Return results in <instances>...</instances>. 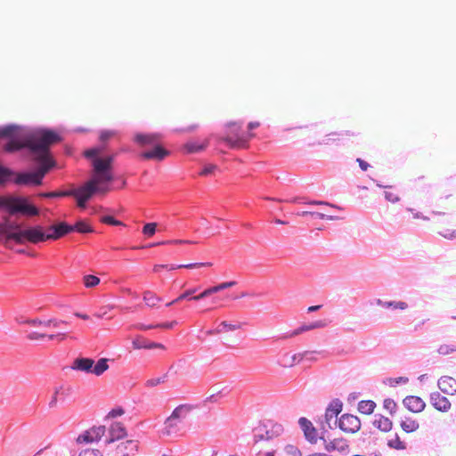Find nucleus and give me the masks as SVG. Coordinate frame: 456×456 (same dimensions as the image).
Listing matches in <instances>:
<instances>
[{
    "label": "nucleus",
    "mask_w": 456,
    "mask_h": 456,
    "mask_svg": "<svg viewBox=\"0 0 456 456\" xmlns=\"http://www.w3.org/2000/svg\"><path fill=\"white\" fill-rule=\"evenodd\" d=\"M25 139V142L6 143L4 151L14 152L28 148L34 155L33 160L38 163L39 167L35 172L17 174L14 182L17 184L40 185L44 176L55 166V161L50 153V147L61 142V136L52 130L37 129L33 130L29 137Z\"/></svg>",
    "instance_id": "obj_1"
},
{
    "label": "nucleus",
    "mask_w": 456,
    "mask_h": 456,
    "mask_svg": "<svg viewBox=\"0 0 456 456\" xmlns=\"http://www.w3.org/2000/svg\"><path fill=\"white\" fill-rule=\"evenodd\" d=\"M114 159L113 155L106 156L105 159H94L90 180L77 189L66 191L64 194L88 201L95 193L105 195L110 192V183L114 180Z\"/></svg>",
    "instance_id": "obj_2"
},
{
    "label": "nucleus",
    "mask_w": 456,
    "mask_h": 456,
    "mask_svg": "<svg viewBox=\"0 0 456 456\" xmlns=\"http://www.w3.org/2000/svg\"><path fill=\"white\" fill-rule=\"evenodd\" d=\"M226 127V134L223 136H218V141L226 143V145L232 150H243L248 148L249 141L255 136V134L243 133L241 125L236 122L228 123Z\"/></svg>",
    "instance_id": "obj_3"
},
{
    "label": "nucleus",
    "mask_w": 456,
    "mask_h": 456,
    "mask_svg": "<svg viewBox=\"0 0 456 456\" xmlns=\"http://www.w3.org/2000/svg\"><path fill=\"white\" fill-rule=\"evenodd\" d=\"M408 211L412 213L413 218L415 219H423V220H432L435 224V228L437 232L444 237L445 239H454L456 238V229H454V225L449 220V218L445 216L444 213L441 212H433L431 217L424 216L421 213L416 212L413 213L411 208H408Z\"/></svg>",
    "instance_id": "obj_4"
},
{
    "label": "nucleus",
    "mask_w": 456,
    "mask_h": 456,
    "mask_svg": "<svg viewBox=\"0 0 456 456\" xmlns=\"http://www.w3.org/2000/svg\"><path fill=\"white\" fill-rule=\"evenodd\" d=\"M0 208H5L11 215L21 213L34 216L38 215V209L28 203L27 199L12 196H0Z\"/></svg>",
    "instance_id": "obj_5"
},
{
    "label": "nucleus",
    "mask_w": 456,
    "mask_h": 456,
    "mask_svg": "<svg viewBox=\"0 0 456 456\" xmlns=\"http://www.w3.org/2000/svg\"><path fill=\"white\" fill-rule=\"evenodd\" d=\"M193 407L189 404L177 406L171 415L165 420L161 430L164 436H172L180 430L181 423L189 416Z\"/></svg>",
    "instance_id": "obj_6"
},
{
    "label": "nucleus",
    "mask_w": 456,
    "mask_h": 456,
    "mask_svg": "<svg viewBox=\"0 0 456 456\" xmlns=\"http://www.w3.org/2000/svg\"><path fill=\"white\" fill-rule=\"evenodd\" d=\"M7 240H12L17 244H37L45 241V231L40 225L31 226L22 231L12 232L7 235Z\"/></svg>",
    "instance_id": "obj_7"
},
{
    "label": "nucleus",
    "mask_w": 456,
    "mask_h": 456,
    "mask_svg": "<svg viewBox=\"0 0 456 456\" xmlns=\"http://www.w3.org/2000/svg\"><path fill=\"white\" fill-rule=\"evenodd\" d=\"M32 131L24 130L22 127L10 125L0 128V138L7 137L10 141L7 143L12 142H25L26 137H29Z\"/></svg>",
    "instance_id": "obj_8"
},
{
    "label": "nucleus",
    "mask_w": 456,
    "mask_h": 456,
    "mask_svg": "<svg viewBox=\"0 0 456 456\" xmlns=\"http://www.w3.org/2000/svg\"><path fill=\"white\" fill-rule=\"evenodd\" d=\"M106 428L104 426L93 427L82 434H80L76 442L78 444H86L98 442L105 435Z\"/></svg>",
    "instance_id": "obj_9"
},
{
    "label": "nucleus",
    "mask_w": 456,
    "mask_h": 456,
    "mask_svg": "<svg viewBox=\"0 0 456 456\" xmlns=\"http://www.w3.org/2000/svg\"><path fill=\"white\" fill-rule=\"evenodd\" d=\"M338 428L345 433L354 434L361 428V421L353 414H343L338 419Z\"/></svg>",
    "instance_id": "obj_10"
},
{
    "label": "nucleus",
    "mask_w": 456,
    "mask_h": 456,
    "mask_svg": "<svg viewBox=\"0 0 456 456\" xmlns=\"http://www.w3.org/2000/svg\"><path fill=\"white\" fill-rule=\"evenodd\" d=\"M138 444L134 440H126L119 443L114 451L111 452V456H133L137 451Z\"/></svg>",
    "instance_id": "obj_11"
},
{
    "label": "nucleus",
    "mask_w": 456,
    "mask_h": 456,
    "mask_svg": "<svg viewBox=\"0 0 456 456\" xmlns=\"http://www.w3.org/2000/svg\"><path fill=\"white\" fill-rule=\"evenodd\" d=\"M169 155V151L163 148L159 142L148 151H145L140 154V158L142 159H154L158 161L163 160Z\"/></svg>",
    "instance_id": "obj_12"
},
{
    "label": "nucleus",
    "mask_w": 456,
    "mask_h": 456,
    "mask_svg": "<svg viewBox=\"0 0 456 456\" xmlns=\"http://www.w3.org/2000/svg\"><path fill=\"white\" fill-rule=\"evenodd\" d=\"M236 284H237V282L235 281L222 282L216 286L207 288L202 292H200L199 295L192 296V297L191 299H193L194 301H199V300L204 299L215 293H217L221 290H224L228 288H232V287L235 286Z\"/></svg>",
    "instance_id": "obj_13"
},
{
    "label": "nucleus",
    "mask_w": 456,
    "mask_h": 456,
    "mask_svg": "<svg viewBox=\"0 0 456 456\" xmlns=\"http://www.w3.org/2000/svg\"><path fill=\"white\" fill-rule=\"evenodd\" d=\"M298 423L304 432L305 439L311 444H316L318 440V432L312 422L306 418L302 417L299 419Z\"/></svg>",
    "instance_id": "obj_14"
},
{
    "label": "nucleus",
    "mask_w": 456,
    "mask_h": 456,
    "mask_svg": "<svg viewBox=\"0 0 456 456\" xmlns=\"http://www.w3.org/2000/svg\"><path fill=\"white\" fill-rule=\"evenodd\" d=\"M161 136L159 134H137L134 136V142L141 147L152 148L160 142Z\"/></svg>",
    "instance_id": "obj_15"
},
{
    "label": "nucleus",
    "mask_w": 456,
    "mask_h": 456,
    "mask_svg": "<svg viewBox=\"0 0 456 456\" xmlns=\"http://www.w3.org/2000/svg\"><path fill=\"white\" fill-rule=\"evenodd\" d=\"M403 406L413 413H419L426 407L425 402L419 396L408 395L403 400Z\"/></svg>",
    "instance_id": "obj_16"
},
{
    "label": "nucleus",
    "mask_w": 456,
    "mask_h": 456,
    "mask_svg": "<svg viewBox=\"0 0 456 456\" xmlns=\"http://www.w3.org/2000/svg\"><path fill=\"white\" fill-rule=\"evenodd\" d=\"M213 264L211 262H205V263H192V264H187V265H156L153 267V271L155 273H159L161 270H168V271H174L179 268H186V269H192V268H200V267H211Z\"/></svg>",
    "instance_id": "obj_17"
},
{
    "label": "nucleus",
    "mask_w": 456,
    "mask_h": 456,
    "mask_svg": "<svg viewBox=\"0 0 456 456\" xmlns=\"http://www.w3.org/2000/svg\"><path fill=\"white\" fill-rule=\"evenodd\" d=\"M430 400L433 407L439 411L446 412L452 407V403L448 398L438 392L431 394Z\"/></svg>",
    "instance_id": "obj_18"
},
{
    "label": "nucleus",
    "mask_w": 456,
    "mask_h": 456,
    "mask_svg": "<svg viewBox=\"0 0 456 456\" xmlns=\"http://www.w3.org/2000/svg\"><path fill=\"white\" fill-rule=\"evenodd\" d=\"M439 389L446 395H456V379L451 376H442L437 382Z\"/></svg>",
    "instance_id": "obj_19"
},
{
    "label": "nucleus",
    "mask_w": 456,
    "mask_h": 456,
    "mask_svg": "<svg viewBox=\"0 0 456 456\" xmlns=\"http://www.w3.org/2000/svg\"><path fill=\"white\" fill-rule=\"evenodd\" d=\"M110 438L107 440L108 444L113 443L114 441L123 439L127 436L126 429L121 422H114L111 424L110 430Z\"/></svg>",
    "instance_id": "obj_20"
},
{
    "label": "nucleus",
    "mask_w": 456,
    "mask_h": 456,
    "mask_svg": "<svg viewBox=\"0 0 456 456\" xmlns=\"http://www.w3.org/2000/svg\"><path fill=\"white\" fill-rule=\"evenodd\" d=\"M67 334L66 333H57V334H50V335H47L44 332H38V331H31V332H28L26 336L27 339L30 340V341H37V340H43L45 338H48L49 340H55L57 339L58 341H63L64 339L67 338Z\"/></svg>",
    "instance_id": "obj_21"
},
{
    "label": "nucleus",
    "mask_w": 456,
    "mask_h": 456,
    "mask_svg": "<svg viewBox=\"0 0 456 456\" xmlns=\"http://www.w3.org/2000/svg\"><path fill=\"white\" fill-rule=\"evenodd\" d=\"M20 323L21 324H27V325H29V326H32V327L42 326L44 328H48V327L57 328L61 324H64V323H67V322L65 321H57V320H54V319H50V320L43 321V320H40L38 318H34V319H26V320L22 321Z\"/></svg>",
    "instance_id": "obj_22"
},
{
    "label": "nucleus",
    "mask_w": 456,
    "mask_h": 456,
    "mask_svg": "<svg viewBox=\"0 0 456 456\" xmlns=\"http://www.w3.org/2000/svg\"><path fill=\"white\" fill-rule=\"evenodd\" d=\"M322 439L324 441V448L328 452L338 451L342 452H346L349 448L347 441L344 438H335L328 442L324 440L322 437Z\"/></svg>",
    "instance_id": "obj_23"
},
{
    "label": "nucleus",
    "mask_w": 456,
    "mask_h": 456,
    "mask_svg": "<svg viewBox=\"0 0 456 456\" xmlns=\"http://www.w3.org/2000/svg\"><path fill=\"white\" fill-rule=\"evenodd\" d=\"M94 363V361L91 358H76L72 362L71 369L86 373H92Z\"/></svg>",
    "instance_id": "obj_24"
},
{
    "label": "nucleus",
    "mask_w": 456,
    "mask_h": 456,
    "mask_svg": "<svg viewBox=\"0 0 456 456\" xmlns=\"http://www.w3.org/2000/svg\"><path fill=\"white\" fill-rule=\"evenodd\" d=\"M48 231H54V234L51 237L53 238V240H55L73 232V228L72 225H69L65 222H61L57 224L51 225L48 228Z\"/></svg>",
    "instance_id": "obj_25"
},
{
    "label": "nucleus",
    "mask_w": 456,
    "mask_h": 456,
    "mask_svg": "<svg viewBox=\"0 0 456 456\" xmlns=\"http://www.w3.org/2000/svg\"><path fill=\"white\" fill-rule=\"evenodd\" d=\"M343 404L340 401H332L326 409L325 419L329 423L332 419L336 418L342 411Z\"/></svg>",
    "instance_id": "obj_26"
},
{
    "label": "nucleus",
    "mask_w": 456,
    "mask_h": 456,
    "mask_svg": "<svg viewBox=\"0 0 456 456\" xmlns=\"http://www.w3.org/2000/svg\"><path fill=\"white\" fill-rule=\"evenodd\" d=\"M373 426L382 432H388L393 428V422L387 417L377 415L375 416Z\"/></svg>",
    "instance_id": "obj_27"
},
{
    "label": "nucleus",
    "mask_w": 456,
    "mask_h": 456,
    "mask_svg": "<svg viewBox=\"0 0 456 456\" xmlns=\"http://www.w3.org/2000/svg\"><path fill=\"white\" fill-rule=\"evenodd\" d=\"M208 144V140L204 141L203 142H188L183 146V148L186 153H196L204 151Z\"/></svg>",
    "instance_id": "obj_28"
},
{
    "label": "nucleus",
    "mask_w": 456,
    "mask_h": 456,
    "mask_svg": "<svg viewBox=\"0 0 456 456\" xmlns=\"http://www.w3.org/2000/svg\"><path fill=\"white\" fill-rule=\"evenodd\" d=\"M142 299L146 305L151 308L156 307L162 301L160 297L151 290H145L143 292Z\"/></svg>",
    "instance_id": "obj_29"
},
{
    "label": "nucleus",
    "mask_w": 456,
    "mask_h": 456,
    "mask_svg": "<svg viewBox=\"0 0 456 456\" xmlns=\"http://www.w3.org/2000/svg\"><path fill=\"white\" fill-rule=\"evenodd\" d=\"M324 327V323L322 322V321H317L315 322H313L309 325H302L301 327H299L298 329L295 330L294 331H292L290 334L289 335H286L285 338H293V337H296L305 331H308V330H314V329H318V328H322Z\"/></svg>",
    "instance_id": "obj_30"
},
{
    "label": "nucleus",
    "mask_w": 456,
    "mask_h": 456,
    "mask_svg": "<svg viewBox=\"0 0 456 456\" xmlns=\"http://www.w3.org/2000/svg\"><path fill=\"white\" fill-rule=\"evenodd\" d=\"M402 429L406 433L415 432L419 428V422L411 417H406L400 423Z\"/></svg>",
    "instance_id": "obj_31"
},
{
    "label": "nucleus",
    "mask_w": 456,
    "mask_h": 456,
    "mask_svg": "<svg viewBox=\"0 0 456 456\" xmlns=\"http://www.w3.org/2000/svg\"><path fill=\"white\" fill-rule=\"evenodd\" d=\"M376 303L379 306L392 308L395 310H405L408 307L407 303L403 301H383L381 299H378Z\"/></svg>",
    "instance_id": "obj_32"
},
{
    "label": "nucleus",
    "mask_w": 456,
    "mask_h": 456,
    "mask_svg": "<svg viewBox=\"0 0 456 456\" xmlns=\"http://www.w3.org/2000/svg\"><path fill=\"white\" fill-rule=\"evenodd\" d=\"M283 432V428L280 424L272 425L270 429L265 430V435H260V439H272L279 436Z\"/></svg>",
    "instance_id": "obj_33"
},
{
    "label": "nucleus",
    "mask_w": 456,
    "mask_h": 456,
    "mask_svg": "<svg viewBox=\"0 0 456 456\" xmlns=\"http://www.w3.org/2000/svg\"><path fill=\"white\" fill-rule=\"evenodd\" d=\"M108 369V359L101 358L97 361V362L94 363V367L92 368V373L94 374L95 376H101Z\"/></svg>",
    "instance_id": "obj_34"
},
{
    "label": "nucleus",
    "mask_w": 456,
    "mask_h": 456,
    "mask_svg": "<svg viewBox=\"0 0 456 456\" xmlns=\"http://www.w3.org/2000/svg\"><path fill=\"white\" fill-rule=\"evenodd\" d=\"M376 408V403L371 400L361 401L358 403V411L365 415L371 414Z\"/></svg>",
    "instance_id": "obj_35"
},
{
    "label": "nucleus",
    "mask_w": 456,
    "mask_h": 456,
    "mask_svg": "<svg viewBox=\"0 0 456 456\" xmlns=\"http://www.w3.org/2000/svg\"><path fill=\"white\" fill-rule=\"evenodd\" d=\"M241 327H242L241 323L238 322V323L232 324V323H229L226 321H224L218 325V327L216 330V332L223 333V332H227V331H232V330H239Z\"/></svg>",
    "instance_id": "obj_36"
},
{
    "label": "nucleus",
    "mask_w": 456,
    "mask_h": 456,
    "mask_svg": "<svg viewBox=\"0 0 456 456\" xmlns=\"http://www.w3.org/2000/svg\"><path fill=\"white\" fill-rule=\"evenodd\" d=\"M387 445L390 448L396 449V450H404L406 448L405 442L402 441L397 434H395L393 437H391L387 441Z\"/></svg>",
    "instance_id": "obj_37"
},
{
    "label": "nucleus",
    "mask_w": 456,
    "mask_h": 456,
    "mask_svg": "<svg viewBox=\"0 0 456 456\" xmlns=\"http://www.w3.org/2000/svg\"><path fill=\"white\" fill-rule=\"evenodd\" d=\"M73 232L77 231L80 233H88L93 232V228L91 225L86 221H78L74 225H72Z\"/></svg>",
    "instance_id": "obj_38"
},
{
    "label": "nucleus",
    "mask_w": 456,
    "mask_h": 456,
    "mask_svg": "<svg viewBox=\"0 0 456 456\" xmlns=\"http://www.w3.org/2000/svg\"><path fill=\"white\" fill-rule=\"evenodd\" d=\"M148 339L143 338L142 336H136L133 341L132 346L134 349H147Z\"/></svg>",
    "instance_id": "obj_39"
},
{
    "label": "nucleus",
    "mask_w": 456,
    "mask_h": 456,
    "mask_svg": "<svg viewBox=\"0 0 456 456\" xmlns=\"http://www.w3.org/2000/svg\"><path fill=\"white\" fill-rule=\"evenodd\" d=\"M300 359H301V357L298 354H293V355L286 354L283 356L284 362L282 365L285 368L292 367L296 363L299 362Z\"/></svg>",
    "instance_id": "obj_40"
},
{
    "label": "nucleus",
    "mask_w": 456,
    "mask_h": 456,
    "mask_svg": "<svg viewBox=\"0 0 456 456\" xmlns=\"http://www.w3.org/2000/svg\"><path fill=\"white\" fill-rule=\"evenodd\" d=\"M198 290L197 288H194V289H189L187 290H185L183 293H182L178 297H176L175 299H174L173 301L169 302L167 304V306H170L172 305H174L175 303H177L183 299H186V298H189L190 300H191V298L192 297H191V295H193L196 291Z\"/></svg>",
    "instance_id": "obj_41"
},
{
    "label": "nucleus",
    "mask_w": 456,
    "mask_h": 456,
    "mask_svg": "<svg viewBox=\"0 0 456 456\" xmlns=\"http://www.w3.org/2000/svg\"><path fill=\"white\" fill-rule=\"evenodd\" d=\"M83 282L86 288H94L100 283V279L97 276L87 274L83 277Z\"/></svg>",
    "instance_id": "obj_42"
},
{
    "label": "nucleus",
    "mask_w": 456,
    "mask_h": 456,
    "mask_svg": "<svg viewBox=\"0 0 456 456\" xmlns=\"http://www.w3.org/2000/svg\"><path fill=\"white\" fill-rule=\"evenodd\" d=\"M383 407L391 415H394L397 410L396 403L391 398H387L384 400Z\"/></svg>",
    "instance_id": "obj_43"
},
{
    "label": "nucleus",
    "mask_w": 456,
    "mask_h": 456,
    "mask_svg": "<svg viewBox=\"0 0 456 456\" xmlns=\"http://www.w3.org/2000/svg\"><path fill=\"white\" fill-rule=\"evenodd\" d=\"M385 198L387 201L392 203L398 202L400 200L399 193L392 190L391 187H389L388 190L385 191Z\"/></svg>",
    "instance_id": "obj_44"
},
{
    "label": "nucleus",
    "mask_w": 456,
    "mask_h": 456,
    "mask_svg": "<svg viewBox=\"0 0 456 456\" xmlns=\"http://www.w3.org/2000/svg\"><path fill=\"white\" fill-rule=\"evenodd\" d=\"M157 228L156 223H148L142 228V233L148 237H151L155 234Z\"/></svg>",
    "instance_id": "obj_45"
},
{
    "label": "nucleus",
    "mask_w": 456,
    "mask_h": 456,
    "mask_svg": "<svg viewBox=\"0 0 456 456\" xmlns=\"http://www.w3.org/2000/svg\"><path fill=\"white\" fill-rule=\"evenodd\" d=\"M99 154H100V150L96 149V148L89 149V150L86 151L84 153L85 157L91 159L92 161L94 159H102L101 157L98 156ZM105 158L106 157H103L102 159H105Z\"/></svg>",
    "instance_id": "obj_46"
},
{
    "label": "nucleus",
    "mask_w": 456,
    "mask_h": 456,
    "mask_svg": "<svg viewBox=\"0 0 456 456\" xmlns=\"http://www.w3.org/2000/svg\"><path fill=\"white\" fill-rule=\"evenodd\" d=\"M12 232H8V218L4 219V223H0V236L4 235V243H7L11 240H7V235Z\"/></svg>",
    "instance_id": "obj_47"
},
{
    "label": "nucleus",
    "mask_w": 456,
    "mask_h": 456,
    "mask_svg": "<svg viewBox=\"0 0 456 456\" xmlns=\"http://www.w3.org/2000/svg\"><path fill=\"white\" fill-rule=\"evenodd\" d=\"M316 216L320 219H325V218H329L328 216H326L325 214H322V213H317V212H311V211H303V212H298L296 214V216ZM330 219H332V217H330Z\"/></svg>",
    "instance_id": "obj_48"
},
{
    "label": "nucleus",
    "mask_w": 456,
    "mask_h": 456,
    "mask_svg": "<svg viewBox=\"0 0 456 456\" xmlns=\"http://www.w3.org/2000/svg\"><path fill=\"white\" fill-rule=\"evenodd\" d=\"M101 222H102L103 224H110V225H122L123 223L115 219L113 216H104L101 218Z\"/></svg>",
    "instance_id": "obj_49"
},
{
    "label": "nucleus",
    "mask_w": 456,
    "mask_h": 456,
    "mask_svg": "<svg viewBox=\"0 0 456 456\" xmlns=\"http://www.w3.org/2000/svg\"><path fill=\"white\" fill-rule=\"evenodd\" d=\"M60 394H62V387H57L55 388V391L52 396V399L51 401L49 402V406L51 408H54L56 407L57 403H58V399H59V395Z\"/></svg>",
    "instance_id": "obj_50"
},
{
    "label": "nucleus",
    "mask_w": 456,
    "mask_h": 456,
    "mask_svg": "<svg viewBox=\"0 0 456 456\" xmlns=\"http://www.w3.org/2000/svg\"><path fill=\"white\" fill-rule=\"evenodd\" d=\"M284 451L290 456H301L300 451L293 444H288L284 447Z\"/></svg>",
    "instance_id": "obj_51"
},
{
    "label": "nucleus",
    "mask_w": 456,
    "mask_h": 456,
    "mask_svg": "<svg viewBox=\"0 0 456 456\" xmlns=\"http://www.w3.org/2000/svg\"><path fill=\"white\" fill-rule=\"evenodd\" d=\"M116 135V132L112 130H103L100 133V140L102 142H106L109 139L114 137Z\"/></svg>",
    "instance_id": "obj_52"
},
{
    "label": "nucleus",
    "mask_w": 456,
    "mask_h": 456,
    "mask_svg": "<svg viewBox=\"0 0 456 456\" xmlns=\"http://www.w3.org/2000/svg\"><path fill=\"white\" fill-rule=\"evenodd\" d=\"M12 171L6 167H0V183L5 182L11 175Z\"/></svg>",
    "instance_id": "obj_53"
},
{
    "label": "nucleus",
    "mask_w": 456,
    "mask_h": 456,
    "mask_svg": "<svg viewBox=\"0 0 456 456\" xmlns=\"http://www.w3.org/2000/svg\"><path fill=\"white\" fill-rule=\"evenodd\" d=\"M78 456H102V453L96 449H86L83 450Z\"/></svg>",
    "instance_id": "obj_54"
},
{
    "label": "nucleus",
    "mask_w": 456,
    "mask_h": 456,
    "mask_svg": "<svg viewBox=\"0 0 456 456\" xmlns=\"http://www.w3.org/2000/svg\"><path fill=\"white\" fill-rule=\"evenodd\" d=\"M438 352L443 354H448L450 353L456 352V347L448 345H443L439 347Z\"/></svg>",
    "instance_id": "obj_55"
},
{
    "label": "nucleus",
    "mask_w": 456,
    "mask_h": 456,
    "mask_svg": "<svg viewBox=\"0 0 456 456\" xmlns=\"http://www.w3.org/2000/svg\"><path fill=\"white\" fill-rule=\"evenodd\" d=\"M216 169V165H208L206 166L200 173V175H211Z\"/></svg>",
    "instance_id": "obj_56"
},
{
    "label": "nucleus",
    "mask_w": 456,
    "mask_h": 456,
    "mask_svg": "<svg viewBox=\"0 0 456 456\" xmlns=\"http://www.w3.org/2000/svg\"><path fill=\"white\" fill-rule=\"evenodd\" d=\"M63 193H65V191H51V192H46V193H41L40 196L47 197V198L69 196V194H63Z\"/></svg>",
    "instance_id": "obj_57"
},
{
    "label": "nucleus",
    "mask_w": 456,
    "mask_h": 456,
    "mask_svg": "<svg viewBox=\"0 0 456 456\" xmlns=\"http://www.w3.org/2000/svg\"><path fill=\"white\" fill-rule=\"evenodd\" d=\"M124 412L125 411H124V410L121 407L115 408V409H112L109 412L108 417L117 418V417L122 416L124 414Z\"/></svg>",
    "instance_id": "obj_58"
},
{
    "label": "nucleus",
    "mask_w": 456,
    "mask_h": 456,
    "mask_svg": "<svg viewBox=\"0 0 456 456\" xmlns=\"http://www.w3.org/2000/svg\"><path fill=\"white\" fill-rule=\"evenodd\" d=\"M176 321H172L169 322L156 324V327H159L160 329L171 330L175 327V325H176Z\"/></svg>",
    "instance_id": "obj_59"
},
{
    "label": "nucleus",
    "mask_w": 456,
    "mask_h": 456,
    "mask_svg": "<svg viewBox=\"0 0 456 456\" xmlns=\"http://www.w3.org/2000/svg\"><path fill=\"white\" fill-rule=\"evenodd\" d=\"M194 243L191 240H167L160 242L159 244H192Z\"/></svg>",
    "instance_id": "obj_60"
},
{
    "label": "nucleus",
    "mask_w": 456,
    "mask_h": 456,
    "mask_svg": "<svg viewBox=\"0 0 456 456\" xmlns=\"http://www.w3.org/2000/svg\"><path fill=\"white\" fill-rule=\"evenodd\" d=\"M134 327H135V329H137L139 330H142V331L158 328V327H156V325H152V324L146 325V324H143V323H138Z\"/></svg>",
    "instance_id": "obj_61"
},
{
    "label": "nucleus",
    "mask_w": 456,
    "mask_h": 456,
    "mask_svg": "<svg viewBox=\"0 0 456 456\" xmlns=\"http://www.w3.org/2000/svg\"><path fill=\"white\" fill-rule=\"evenodd\" d=\"M326 137L327 138L323 142V143L324 144H330V141L335 142V141L338 140V133H331V134H327Z\"/></svg>",
    "instance_id": "obj_62"
},
{
    "label": "nucleus",
    "mask_w": 456,
    "mask_h": 456,
    "mask_svg": "<svg viewBox=\"0 0 456 456\" xmlns=\"http://www.w3.org/2000/svg\"><path fill=\"white\" fill-rule=\"evenodd\" d=\"M153 348H159V349H165V346L152 341H148L147 349H153Z\"/></svg>",
    "instance_id": "obj_63"
},
{
    "label": "nucleus",
    "mask_w": 456,
    "mask_h": 456,
    "mask_svg": "<svg viewBox=\"0 0 456 456\" xmlns=\"http://www.w3.org/2000/svg\"><path fill=\"white\" fill-rule=\"evenodd\" d=\"M53 456H71L70 453L64 450H56L53 452Z\"/></svg>",
    "instance_id": "obj_64"
}]
</instances>
